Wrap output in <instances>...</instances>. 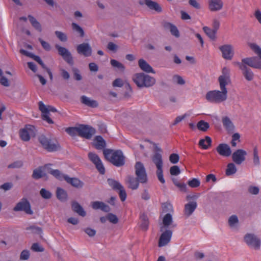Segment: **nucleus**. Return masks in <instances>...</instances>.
<instances>
[{
  "label": "nucleus",
  "instance_id": "obj_1",
  "mask_svg": "<svg viewBox=\"0 0 261 261\" xmlns=\"http://www.w3.org/2000/svg\"><path fill=\"white\" fill-rule=\"evenodd\" d=\"M103 153L106 159L116 167H121L125 163L124 156L121 150L105 149Z\"/></svg>",
  "mask_w": 261,
  "mask_h": 261
},
{
  "label": "nucleus",
  "instance_id": "obj_2",
  "mask_svg": "<svg viewBox=\"0 0 261 261\" xmlns=\"http://www.w3.org/2000/svg\"><path fill=\"white\" fill-rule=\"evenodd\" d=\"M133 80L137 86L140 88L151 87L155 83L154 78L144 73L135 74Z\"/></svg>",
  "mask_w": 261,
  "mask_h": 261
},
{
  "label": "nucleus",
  "instance_id": "obj_3",
  "mask_svg": "<svg viewBox=\"0 0 261 261\" xmlns=\"http://www.w3.org/2000/svg\"><path fill=\"white\" fill-rule=\"evenodd\" d=\"M227 98V93L221 90L210 91L206 94V99L212 103H220L224 101Z\"/></svg>",
  "mask_w": 261,
  "mask_h": 261
},
{
  "label": "nucleus",
  "instance_id": "obj_4",
  "mask_svg": "<svg viewBox=\"0 0 261 261\" xmlns=\"http://www.w3.org/2000/svg\"><path fill=\"white\" fill-rule=\"evenodd\" d=\"M220 88L221 90L227 93L226 86L231 83L230 70L224 67L222 70V74L218 78Z\"/></svg>",
  "mask_w": 261,
  "mask_h": 261
},
{
  "label": "nucleus",
  "instance_id": "obj_5",
  "mask_svg": "<svg viewBox=\"0 0 261 261\" xmlns=\"http://www.w3.org/2000/svg\"><path fill=\"white\" fill-rule=\"evenodd\" d=\"M39 108L42 113V119L49 124H53L54 121L49 117V112H56L57 109L52 106L45 105L42 101L39 102Z\"/></svg>",
  "mask_w": 261,
  "mask_h": 261
},
{
  "label": "nucleus",
  "instance_id": "obj_6",
  "mask_svg": "<svg viewBox=\"0 0 261 261\" xmlns=\"http://www.w3.org/2000/svg\"><path fill=\"white\" fill-rule=\"evenodd\" d=\"M39 141L42 147L48 151H55L59 148L58 143L53 141L50 139L47 138L44 135H41L39 137Z\"/></svg>",
  "mask_w": 261,
  "mask_h": 261
},
{
  "label": "nucleus",
  "instance_id": "obj_7",
  "mask_svg": "<svg viewBox=\"0 0 261 261\" xmlns=\"http://www.w3.org/2000/svg\"><path fill=\"white\" fill-rule=\"evenodd\" d=\"M108 183L113 190L119 192L121 200L125 201L126 198V193L123 186L119 181L113 179H108Z\"/></svg>",
  "mask_w": 261,
  "mask_h": 261
},
{
  "label": "nucleus",
  "instance_id": "obj_8",
  "mask_svg": "<svg viewBox=\"0 0 261 261\" xmlns=\"http://www.w3.org/2000/svg\"><path fill=\"white\" fill-rule=\"evenodd\" d=\"M135 174L137 178L141 183H146L147 181V176L143 164L140 162H137L135 166Z\"/></svg>",
  "mask_w": 261,
  "mask_h": 261
},
{
  "label": "nucleus",
  "instance_id": "obj_9",
  "mask_svg": "<svg viewBox=\"0 0 261 261\" xmlns=\"http://www.w3.org/2000/svg\"><path fill=\"white\" fill-rule=\"evenodd\" d=\"M246 243L251 248L258 249L260 246V240L255 235L252 233H248L244 237Z\"/></svg>",
  "mask_w": 261,
  "mask_h": 261
},
{
  "label": "nucleus",
  "instance_id": "obj_10",
  "mask_svg": "<svg viewBox=\"0 0 261 261\" xmlns=\"http://www.w3.org/2000/svg\"><path fill=\"white\" fill-rule=\"evenodd\" d=\"M88 158L90 161L95 165L99 173L101 174H104L105 173V168L98 155L93 152H89L88 153Z\"/></svg>",
  "mask_w": 261,
  "mask_h": 261
},
{
  "label": "nucleus",
  "instance_id": "obj_11",
  "mask_svg": "<svg viewBox=\"0 0 261 261\" xmlns=\"http://www.w3.org/2000/svg\"><path fill=\"white\" fill-rule=\"evenodd\" d=\"M95 133V129L88 125H80L78 126V135L83 138L90 139Z\"/></svg>",
  "mask_w": 261,
  "mask_h": 261
},
{
  "label": "nucleus",
  "instance_id": "obj_12",
  "mask_svg": "<svg viewBox=\"0 0 261 261\" xmlns=\"http://www.w3.org/2000/svg\"><path fill=\"white\" fill-rule=\"evenodd\" d=\"M35 127L31 125H27L23 128L20 130L19 136L24 141H28L30 137L35 135Z\"/></svg>",
  "mask_w": 261,
  "mask_h": 261
},
{
  "label": "nucleus",
  "instance_id": "obj_13",
  "mask_svg": "<svg viewBox=\"0 0 261 261\" xmlns=\"http://www.w3.org/2000/svg\"><path fill=\"white\" fill-rule=\"evenodd\" d=\"M13 210L15 212L24 211L28 214H33V212L31 208L30 204L25 198L22 199L14 207Z\"/></svg>",
  "mask_w": 261,
  "mask_h": 261
},
{
  "label": "nucleus",
  "instance_id": "obj_14",
  "mask_svg": "<svg viewBox=\"0 0 261 261\" xmlns=\"http://www.w3.org/2000/svg\"><path fill=\"white\" fill-rule=\"evenodd\" d=\"M222 57L226 60H231L234 55L233 46L230 44H224L219 47Z\"/></svg>",
  "mask_w": 261,
  "mask_h": 261
},
{
  "label": "nucleus",
  "instance_id": "obj_15",
  "mask_svg": "<svg viewBox=\"0 0 261 261\" xmlns=\"http://www.w3.org/2000/svg\"><path fill=\"white\" fill-rule=\"evenodd\" d=\"M176 225L173 223L172 216L170 213L166 214L163 218V225L161 226V231H163L168 228L175 227Z\"/></svg>",
  "mask_w": 261,
  "mask_h": 261
},
{
  "label": "nucleus",
  "instance_id": "obj_16",
  "mask_svg": "<svg viewBox=\"0 0 261 261\" xmlns=\"http://www.w3.org/2000/svg\"><path fill=\"white\" fill-rule=\"evenodd\" d=\"M247 152L243 149H238L232 154L233 161L237 165L241 164L245 160Z\"/></svg>",
  "mask_w": 261,
  "mask_h": 261
},
{
  "label": "nucleus",
  "instance_id": "obj_17",
  "mask_svg": "<svg viewBox=\"0 0 261 261\" xmlns=\"http://www.w3.org/2000/svg\"><path fill=\"white\" fill-rule=\"evenodd\" d=\"M56 47L58 49L59 54L63 59L69 64H73V59L70 53L65 47L60 46L59 45H56Z\"/></svg>",
  "mask_w": 261,
  "mask_h": 261
},
{
  "label": "nucleus",
  "instance_id": "obj_18",
  "mask_svg": "<svg viewBox=\"0 0 261 261\" xmlns=\"http://www.w3.org/2000/svg\"><path fill=\"white\" fill-rule=\"evenodd\" d=\"M162 232L159 241V246L160 247L168 244L172 236V231L170 229H165Z\"/></svg>",
  "mask_w": 261,
  "mask_h": 261
},
{
  "label": "nucleus",
  "instance_id": "obj_19",
  "mask_svg": "<svg viewBox=\"0 0 261 261\" xmlns=\"http://www.w3.org/2000/svg\"><path fill=\"white\" fill-rule=\"evenodd\" d=\"M51 164H47L45 165L43 167L44 170L48 173H49L55 177L56 178L60 180H63L65 179V176H67L66 174H64L62 173L59 170L53 169L51 168L50 166Z\"/></svg>",
  "mask_w": 261,
  "mask_h": 261
},
{
  "label": "nucleus",
  "instance_id": "obj_20",
  "mask_svg": "<svg viewBox=\"0 0 261 261\" xmlns=\"http://www.w3.org/2000/svg\"><path fill=\"white\" fill-rule=\"evenodd\" d=\"M216 151L220 155L224 157H228L232 153L230 146L226 143L219 144L216 147Z\"/></svg>",
  "mask_w": 261,
  "mask_h": 261
},
{
  "label": "nucleus",
  "instance_id": "obj_21",
  "mask_svg": "<svg viewBox=\"0 0 261 261\" xmlns=\"http://www.w3.org/2000/svg\"><path fill=\"white\" fill-rule=\"evenodd\" d=\"M77 51L79 54H82L85 57H89L91 55L92 49L90 45L87 43L79 44L77 46Z\"/></svg>",
  "mask_w": 261,
  "mask_h": 261
},
{
  "label": "nucleus",
  "instance_id": "obj_22",
  "mask_svg": "<svg viewBox=\"0 0 261 261\" xmlns=\"http://www.w3.org/2000/svg\"><path fill=\"white\" fill-rule=\"evenodd\" d=\"M237 64L238 65L240 69L243 71V74L245 78L248 81L252 80L254 77V74L251 70L242 63L238 62Z\"/></svg>",
  "mask_w": 261,
  "mask_h": 261
},
{
  "label": "nucleus",
  "instance_id": "obj_23",
  "mask_svg": "<svg viewBox=\"0 0 261 261\" xmlns=\"http://www.w3.org/2000/svg\"><path fill=\"white\" fill-rule=\"evenodd\" d=\"M242 63L245 65L246 66L247 65L254 68L259 69L258 59L257 57L244 58L242 59Z\"/></svg>",
  "mask_w": 261,
  "mask_h": 261
},
{
  "label": "nucleus",
  "instance_id": "obj_24",
  "mask_svg": "<svg viewBox=\"0 0 261 261\" xmlns=\"http://www.w3.org/2000/svg\"><path fill=\"white\" fill-rule=\"evenodd\" d=\"M209 9L211 11H218L220 10L223 6L221 0H208Z\"/></svg>",
  "mask_w": 261,
  "mask_h": 261
},
{
  "label": "nucleus",
  "instance_id": "obj_25",
  "mask_svg": "<svg viewBox=\"0 0 261 261\" xmlns=\"http://www.w3.org/2000/svg\"><path fill=\"white\" fill-rule=\"evenodd\" d=\"M197 206L196 201H191L186 204L184 208V214L187 217H189L194 212Z\"/></svg>",
  "mask_w": 261,
  "mask_h": 261
},
{
  "label": "nucleus",
  "instance_id": "obj_26",
  "mask_svg": "<svg viewBox=\"0 0 261 261\" xmlns=\"http://www.w3.org/2000/svg\"><path fill=\"white\" fill-rule=\"evenodd\" d=\"M65 180L68 184H70L74 187L76 188H81L83 187L84 183L79 179L75 177H70L68 175L65 176Z\"/></svg>",
  "mask_w": 261,
  "mask_h": 261
},
{
  "label": "nucleus",
  "instance_id": "obj_27",
  "mask_svg": "<svg viewBox=\"0 0 261 261\" xmlns=\"http://www.w3.org/2000/svg\"><path fill=\"white\" fill-rule=\"evenodd\" d=\"M223 126L228 132H232L234 129V125L230 119L227 117H223L222 119Z\"/></svg>",
  "mask_w": 261,
  "mask_h": 261
},
{
  "label": "nucleus",
  "instance_id": "obj_28",
  "mask_svg": "<svg viewBox=\"0 0 261 261\" xmlns=\"http://www.w3.org/2000/svg\"><path fill=\"white\" fill-rule=\"evenodd\" d=\"M92 207L94 210H101V211L106 212H108L110 211V207L103 202L101 201L93 202L92 203Z\"/></svg>",
  "mask_w": 261,
  "mask_h": 261
},
{
  "label": "nucleus",
  "instance_id": "obj_29",
  "mask_svg": "<svg viewBox=\"0 0 261 261\" xmlns=\"http://www.w3.org/2000/svg\"><path fill=\"white\" fill-rule=\"evenodd\" d=\"M93 145L96 149H102L106 147V143L101 136H97L93 140Z\"/></svg>",
  "mask_w": 261,
  "mask_h": 261
},
{
  "label": "nucleus",
  "instance_id": "obj_30",
  "mask_svg": "<svg viewBox=\"0 0 261 261\" xmlns=\"http://www.w3.org/2000/svg\"><path fill=\"white\" fill-rule=\"evenodd\" d=\"M152 162L155 165L157 169H163L162 156L160 153H155L152 158Z\"/></svg>",
  "mask_w": 261,
  "mask_h": 261
},
{
  "label": "nucleus",
  "instance_id": "obj_31",
  "mask_svg": "<svg viewBox=\"0 0 261 261\" xmlns=\"http://www.w3.org/2000/svg\"><path fill=\"white\" fill-rule=\"evenodd\" d=\"M138 63L140 68L144 71L147 73H155L152 68L144 60L140 59Z\"/></svg>",
  "mask_w": 261,
  "mask_h": 261
},
{
  "label": "nucleus",
  "instance_id": "obj_32",
  "mask_svg": "<svg viewBox=\"0 0 261 261\" xmlns=\"http://www.w3.org/2000/svg\"><path fill=\"white\" fill-rule=\"evenodd\" d=\"M126 182L128 184V187L132 190H136L139 187V181L138 178H136L133 176H128Z\"/></svg>",
  "mask_w": 261,
  "mask_h": 261
},
{
  "label": "nucleus",
  "instance_id": "obj_33",
  "mask_svg": "<svg viewBox=\"0 0 261 261\" xmlns=\"http://www.w3.org/2000/svg\"><path fill=\"white\" fill-rule=\"evenodd\" d=\"M81 101L84 105L92 108H95L98 106V103L96 100L91 99L89 97L84 95L81 97Z\"/></svg>",
  "mask_w": 261,
  "mask_h": 261
},
{
  "label": "nucleus",
  "instance_id": "obj_34",
  "mask_svg": "<svg viewBox=\"0 0 261 261\" xmlns=\"http://www.w3.org/2000/svg\"><path fill=\"white\" fill-rule=\"evenodd\" d=\"M72 208L79 215L84 217L86 216V212L82 206L77 202H73L72 203Z\"/></svg>",
  "mask_w": 261,
  "mask_h": 261
},
{
  "label": "nucleus",
  "instance_id": "obj_35",
  "mask_svg": "<svg viewBox=\"0 0 261 261\" xmlns=\"http://www.w3.org/2000/svg\"><path fill=\"white\" fill-rule=\"evenodd\" d=\"M212 139L208 136H206L205 138L199 140V145L203 149H207L211 145Z\"/></svg>",
  "mask_w": 261,
  "mask_h": 261
},
{
  "label": "nucleus",
  "instance_id": "obj_36",
  "mask_svg": "<svg viewBox=\"0 0 261 261\" xmlns=\"http://www.w3.org/2000/svg\"><path fill=\"white\" fill-rule=\"evenodd\" d=\"M145 4L151 9L154 10L157 12H160L162 11V8L160 5L156 2H153L151 0H144Z\"/></svg>",
  "mask_w": 261,
  "mask_h": 261
},
{
  "label": "nucleus",
  "instance_id": "obj_37",
  "mask_svg": "<svg viewBox=\"0 0 261 261\" xmlns=\"http://www.w3.org/2000/svg\"><path fill=\"white\" fill-rule=\"evenodd\" d=\"M57 198L61 201H65L67 198L66 192L61 188H58L56 191Z\"/></svg>",
  "mask_w": 261,
  "mask_h": 261
},
{
  "label": "nucleus",
  "instance_id": "obj_38",
  "mask_svg": "<svg viewBox=\"0 0 261 261\" xmlns=\"http://www.w3.org/2000/svg\"><path fill=\"white\" fill-rule=\"evenodd\" d=\"M28 18L32 25L38 32H41L42 31V28L39 22H38L34 17L31 15L28 16Z\"/></svg>",
  "mask_w": 261,
  "mask_h": 261
},
{
  "label": "nucleus",
  "instance_id": "obj_39",
  "mask_svg": "<svg viewBox=\"0 0 261 261\" xmlns=\"http://www.w3.org/2000/svg\"><path fill=\"white\" fill-rule=\"evenodd\" d=\"M251 48L258 56V64L259 69H261V48L255 43L250 45Z\"/></svg>",
  "mask_w": 261,
  "mask_h": 261
},
{
  "label": "nucleus",
  "instance_id": "obj_40",
  "mask_svg": "<svg viewBox=\"0 0 261 261\" xmlns=\"http://www.w3.org/2000/svg\"><path fill=\"white\" fill-rule=\"evenodd\" d=\"M45 172H46L44 170L43 167L39 168L34 170L33 177L35 179H39L44 176Z\"/></svg>",
  "mask_w": 261,
  "mask_h": 261
},
{
  "label": "nucleus",
  "instance_id": "obj_41",
  "mask_svg": "<svg viewBox=\"0 0 261 261\" xmlns=\"http://www.w3.org/2000/svg\"><path fill=\"white\" fill-rule=\"evenodd\" d=\"M238 223L239 220L238 217L236 215H232L229 217L228 219V224L231 228H236Z\"/></svg>",
  "mask_w": 261,
  "mask_h": 261
},
{
  "label": "nucleus",
  "instance_id": "obj_42",
  "mask_svg": "<svg viewBox=\"0 0 261 261\" xmlns=\"http://www.w3.org/2000/svg\"><path fill=\"white\" fill-rule=\"evenodd\" d=\"M237 172V168L233 163H229L227 166L226 174L228 176L234 174Z\"/></svg>",
  "mask_w": 261,
  "mask_h": 261
},
{
  "label": "nucleus",
  "instance_id": "obj_43",
  "mask_svg": "<svg viewBox=\"0 0 261 261\" xmlns=\"http://www.w3.org/2000/svg\"><path fill=\"white\" fill-rule=\"evenodd\" d=\"M166 27L170 29V32L173 36L176 37H178L179 36V31L176 26L171 23H168L166 25Z\"/></svg>",
  "mask_w": 261,
  "mask_h": 261
},
{
  "label": "nucleus",
  "instance_id": "obj_44",
  "mask_svg": "<svg viewBox=\"0 0 261 261\" xmlns=\"http://www.w3.org/2000/svg\"><path fill=\"white\" fill-rule=\"evenodd\" d=\"M197 127L199 130L205 132L209 128L210 125L207 122L200 120L197 123Z\"/></svg>",
  "mask_w": 261,
  "mask_h": 261
},
{
  "label": "nucleus",
  "instance_id": "obj_45",
  "mask_svg": "<svg viewBox=\"0 0 261 261\" xmlns=\"http://www.w3.org/2000/svg\"><path fill=\"white\" fill-rule=\"evenodd\" d=\"M203 30L211 39H214L215 38L216 34V30L214 29L212 30L207 27H203Z\"/></svg>",
  "mask_w": 261,
  "mask_h": 261
},
{
  "label": "nucleus",
  "instance_id": "obj_46",
  "mask_svg": "<svg viewBox=\"0 0 261 261\" xmlns=\"http://www.w3.org/2000/svg\"><path fill=\"white\" fill-rule=\"evenodd\" d=\"M140 219L142 221L141 227L143 229L145 230L147 229L148 226V218L145 215L143 214L141 216Z\"/></svg>",
  "mask_w": 261,
  "mask_h": 261
},
{
  "label": "nucleus",
  "instance_id": "obj_47",
  "mask_svg": "<svg viewBox=\"0 0 261 261\" xmlns=\"http://www.w3.org/2000/svg\"><path fill=\"white\" fill-rule=\"evenodd\" d=\"M188 184L191 188H197L200 186V181L198 178H193L188 181Z\"/></svg>",
  "mask_w": 261,
  "mask_h": 261
},
{
  "label": "nucleus",
  "instance_id": "obj_48",
  "mask_svg": "<svg viewBox=\"0 0 261 261\" xmlns=\"http://www.w3.org/2000/svg\"><path fill=\"white\" fill-rule=\"evenodd\" d=\"M111 64L113 67L117 68L120 69L121 71L124 70L125 67L124 65L116 60L112 59L111 60Z\"/></svg>",
  "mask_w": 261,
  "mask_h": 261
},
{
  "label": "nucleus",
  "instance_id": "obj_49",
  "mask_svg": "<svg viewBox=\"0 0 261 261\" xmlns=\"http://www.w3.org/2000/svg\"><path fill=\"white\" fill-rule=\"evenodd\" d=\"M40 194L42 198L46 199L50 198L52 195L51 193L49 191L44 188L40 190Z\"/></svg>",
  "mask_w": 261,
  "mask_h": 261
},
{
  "label": "nucleus",
  "instance_id": "obj_50",
  "mask_svg": "<svg viewBox=\"0 0 261 261\" xmlns=\"http://www.w3.org/2000/svg\"><path fill=\"white\" fill-rule=\"evenodd\" d=\"M173 81L174 83L180 85H183L185 84V81L183 78L178 75H175L173 76Z\"/></svg>",
  "mask_w": 261,
  "mask_h": 261
},
{
  "label": "nucleus",
  "instance_id": "obj_51",
  "mask_svg": "<svg viewBox=\"0 0 261 261\" xmlns=\"http://www.w3.org/2000/svg\"><path fill=\"white\" fill-rule=\"evenodd\" d=\"M170 173L172 175L177 176L180 173V170L178 166H173L170 169Z\"/></svg>",
  "mask_w": 261,
  "mask_h": 261
},
{
  "label": "nucleus",
  "instance_id": "obj_52",
  "mask_svg": "<svg viewBox=\"0 0 261 261\" xmlns=\"http://www.w3.org/2000/svg\"><path fill=\"white\" fill-rule=\"evenodd\" d=\"M66 132L71 136H75L78 134V126L74 127H68L66 129Z\"/></svg>",
  "mask_w": 261,
  "mask_h": 261
},
{
  "label": "nucleus",
  "instance_id": "obj_53",
  "mask_svg": "<svg viewBox=\"0 0 261 261\" xmlns=\"http://www.w3.org/2000/svg\"><path fill=\"white\" fill-rule=\"evenodd\" d=\"M72 29L74 31L79 32L80 34L81 37H83L84 35V32L83 29L79 25L73 22L72 24Z\"/></svg>",
  "mask_w": 261,
  "mask_h": 261
},
{
  "label": "nucleus",
  "instance_id": "obj_54",
  "mask_svg": "<svg viewBox=\"0 0 261 261\" xmlns=\"http://www.w3.org/2000/svg\"><path fill=\"white\" fill-rule=\"evenodd\" d=\"M179 160V156L178 154L172 153L170 154L169 156V161L171 163L175 164L178 162Z\"/></svg>",
  "mask_w": 261,
  "mask_h": 261
},
{
  "label": "nucleus",
  "instance_id": "obj_55",
  "mask_svg": "<svg viewBox=\"0 0 261 261\" xmlns=\"http://www.w3.org/2000/svg\"><path fill=\"white\" fill-rule=\"evenodd\" d=\"M240 135L239 133H234L232 136V140L231 144L232 146L236 147L237 146V141H240Z\"/></svg>",
  "mask_w": 261,
  "mask_h": 261
},
{
  "label": "nucleus",
  "instance_id": "obj_56",
  "mask_svg": "<svg viewBox=\"0 0 261 261\" xmlns=\"http://www.w3.org/2000/svg\"><path fill=\"white\" fill-rule=\"evenodd\" d=\"M156 175L159 180L162 184H164L165 182V179L164 178L163 169H157L156 170Z\"/></svg>",
  "mask_w": 261,
  "mask_h": 261
},
{
  "label": "nucleus",
  "instance_id": "obj_57",
  "mask_svg": "<svg viewBox=\"0 0 261 261\" xmlns=\"http://www.w3.org/2000/svg\"><path fill=\"white\" fill-rule=\"evenodd\" d=\"M108 220L113 224H116L118 222L117 216L113 214L110 213L107 216Z\"/></svg>",
  "mask_w": 261,
  "mask_h": 261
},
{
  "label": "nucleus",
  "instance_id": "obj_58",
  "mask_svg": "<svg viewBox=\"0 0 261 261\" xmlns=\"http://www.w3.org/2000/svg\"><path fill=\"white\" fill-rule=\"evenodd\" d=\"M31 249L32 250H33L34 251H35V252H42L44 250V249L42 247V246H41L39 244L37 243H34L32 245V246L31 247Z\"/></svg>",
  "mask_w": 261,
  "mask_h": 261
},
{
  "label": "nucleus",
  "instance_id": "obj_59",
  "mask_svg": "<svg viewBox=\"0 0 261 261\" xmlns=\"http://www.w3.org/2000/svg\"><path fill=\"white\" fill-rule=\"evenodd\" d=\"M248 191L252 194L257 195L259 193V189L258 187L251 186L249 187Z\"/></svg>",
  "mask_w": 261,
  "mask_h": 261
},
{
  "label": "nucleus",
  "instance_id": "obj_60",
  "mask_svg": "<svg viewBox=\"0 0 261 261\" xmlns=\"http://www.w3.org/2000/svg\"><path fill=\"white\" fill-rule=\"evenodd\" d=\"M123 84L124 83L122 80L120 78L116 79L113 82V86L114 87H122Z\"/></svg>",
  "mask_w": 261,
  "mask_h": 261
},
{
  "label": "nucleus",
  "instance_id": "obj_61",
  "mask_svg": "<svg viewBox=\"0 0 261 261\" xmlns=\"http://www.w3.org/2000/svg\"><path fill=\"white\" fill-rule=\"evenodd\" d=\"M29 257H30L29 251L27 250H24L21 252V253L20 254V258L21 260H27L28 259H29Z\"/></svg>",
  "mask_w": 261,
  "mask_h": 261
},
{
  "label": "nucleus",
  "instance_id": "obj_62",
  "mask_svg": "<svg viewBox=\"0 0 261 261\" xmlns=\"http://www.w3.org/2000/svg\"><path fill=\"white\" fill-rule=\"evenodd\" d=\"M55 34L61 41H66L67 37H66V35L64 33H63L61 32H59V31H56Z\"/></svg>",
  "mask_w": 261,
  "mask_h": 261
},
{
  "label": "nucleus",
  "instance_id": "obj_63",
  "mask_svg": "<svg viewBox=\"0 0 261 261\" xmlns=\"http://www.w3.org/2000/svg\"><path fill=\"white\" fill-rule=\"evenodd\" d=\"M162 208H163V211L164 212H170L171 211H172V206L169 203H165L163 204Z\"/></svg>",
  "mask_w": 261,
  "mask_h": 261
},
{
  "label": "nucleus",
  "instance_id": "obj_64",
  "mask_svg": "<svg viewBox=\"0 0 261 261\" xmlns=\"http://www.w3.org/2000/svg\"><path fill=\"white\" fill-rule=\"evenodd\" d=\"M254 15L258 22L261 24V11L258 9L255 10Z\"/></svg>",
  "mask_w": 261,
  "mask_h": 261
}]
</instances>
